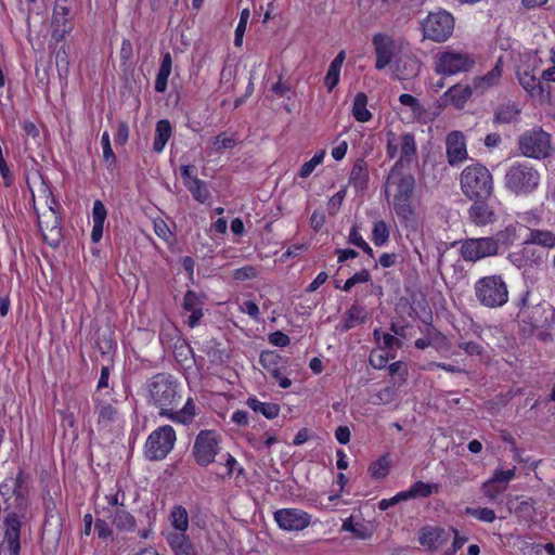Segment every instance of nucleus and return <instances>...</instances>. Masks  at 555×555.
I'll use <instances>...</instances> for the list:
<instances>
[{"label":"nucleus","instance_id":"obj_39","mask_svg":"<svg viewBox=\"0 0 555 555\" xmlns=\"http://www.w3.org/2000/svg\"><path fill=\"white\" fill-rule=\"evenodd\" d=\"M393 209L397 216L408 225L415 221V211L411 206L410 201L400 202L393 201Z\"/></svg>","mask_w":555,"mask_h":555},{"label":"nucleus","instance_id":"obj_18","mask_svg":"<svg viewBox=\"0 0 555 555\" xmlns=\"http://www.w3.org/2000/svg\"><path fill=\"white\" fill-rule=\"evenodd\" d=\"M206 296L204 294H197L194 291L189 289L183 298L182 307L184 310L191 312L188 324L190 327H195L199 324L203 318V306Z\"/></svg>","mask_w":555,"mask_h":555},{"label":"nucleus","instance_id":"obj_50","mask_svg":"<svg viewBox=\"0 0 555 555\" xmlns=\"http://www.w3.org/2000/svg\"><path fill=\"white\" fill-rule=\"evenodd\" d=\"M325 156V151H320L319 153H315L314 156L306 162L298 172V176L300 178H308L314 170V168L320 165Z\"/></svg>","mask_w":555,"mask_h":555},{"label":"nucleus","instance_id":"obj_51","mask_svg":"<svg viewBox=\"0 0 555 555\" xmlns=\"http://www.w3.org/2000/svg\"><path fill=\"white\" fill-rule=\"evenodd\" d=\"M517 227L509 224L504 230L496 233L494 241L498 242V246L503 244L505 246L512 245L517 237Z\"/></svg>","mask_w":555,"mask_h":555},{"label":"nucleus","instance_id":"obj_30","mask_svg":"<svg viewBox=\"0 0 555 555\" xmlns=\"http://www.w3.org/2000/svg\"><path fill=\"white\" fill-rule=\"evenodd\" d=\"M414 188L415 179L411 173L401 176L397 183V192L393 196V201H410L414 192Z\"/></svg>","mask_w":555,"mask_h":555},{"label":"nucleus","instance_id":"obj_33","mask_svg":"<svg viewBox=\"0 0 555 555\" xmlns=\"http://www.w3.org/2000/svg\"><path fill=\"white\" fill-rule=\"evenodd\" d=\"M171 526L178 531L185 533L189 529V514L182 505H175L169 515Z\"/></svg>","mask_w":555,"mask_h":555},{"label":"nucleus","instance_id":"obj_27","mask_svg":"<svg viewBox=\"0 0 555 555\" xmlns=\"http://www.w3.org/2000/svg\"><path fill=\"white\" fill-rule=\"evenodd\" d=\"M246 405L255 413H259L268 420H274L278 417L281 410L278 403L261 402L256 397H249L246 400Z\"/></svg>","mask_w":555,"mask_h":555},{"label":"nucleus","instance_id":"obj_3","mask_svg":"<svg viewBox=\"0 0 555 555\" xmlns=\"http://www.w3.org/2000/svg\"><path fill=\"white\" fill-rule=\"evenodd\" d=\"M460 185L468 199L493 197L494 183L490 170L482 164L466 166L460 176Z\"/></svg>","mask_w":555,"mask_h":555},{"label":"nucleus","instance_id":"obj_10","mask_svg":"<svg viewBox=\"0 0 555 555\" xmlns=\"http://www.w3.org/2000/svg\"><path fill=\"white\" fill-rule=\"evenodd\" d=\"M221 437L216 430H201L194 441L192 455L197 465L207 467L220 453Z\"/></svg>","mask_w":555,"mask_h":555},{"label":"nucleus","instance_id":"obj_20","mask_svg":"<svg viewBox=\"0 0 555 555\" xmlns=\"http://www.w3.org/2000/svg\"><path fill=\"white\" fill-rule=\"evenodd\" d=\"M121 507L115 509L104 508L108 514V518L115 528L119 531L132 532L137 527L134 516L125 508V504L120 503Z\"/></svg>","mask_w":555,"mask_h":555},{"label":"nucleus","instance_id":"obj_12","mask_svg":"<svg viewBox=\"0 0 555 555\" xmlns=\"http://www.w3.org/2000/svg\"><path fill=\"white\" fill-rule=\"evenodd\" d=\"M460 253L465 261L476 262L498 255V242L494 237L466 238L461 244Z\"/></svg>","mask_w":555,"mask_h":555},{"label":"nucleus","instance_id":"obj_34","mask_svg":"<svg viewBox=\"0 0 555 555\" xmlns=\"http://www.w3.org/2000/svg\"><path fill=\"white\" fill-rule=\"evenodd\" d=\"M400 153L401 157L398 162H405L410 164L416 154V143L413 133H404L400 137Z\"/></svg>","mask_w":555,"mask_h":555},{"label":"nucleus","instance_id":"obj_61","mask_svg":"<svg viewBox=\"0 0 555 555\" xmlns=\"http://www.w3.org/2000/svg\"><path fill=\"white\" fill-rule=\"evenodd\" d=\"M346 193H347V189H346V186H344L341 190H339L336 194H334L331 197V199L328 202V212L331 215H335L339 210V208L346 197Z\"/></svg>","mask_w":555,"mask_h":555},{"label":"nucleus","instance_id":"obj_6","mask_svg":"<svg viewBox=\"0 0 555 555\" xmlns=\"http://www.w3.org/2000/svg\"><path fill=\"white\" fill-rule=\"evenodd\" d=\"M28 514L3 512L0 522V555H20L22 525Z\"/></svg>","mask_w":555,"mask_h":555},{"label":"nucleus","instance_id":"obj_45","mask_svg":"<svg viewBox=\"0 0 555 555\" xmlns=\"http://www.w3.org/2000/svg\"><path fill=\"white\" fill-rule=\"evenodd\" d=\"M99 423H112L117 418V410L111 403L100 402L96 405Z\"/></svg>","mask_w":555,"mask_h":555},{"label":"nucleus","instance_id":"obj_52","mask_svg":"<svg viewBox=\"0 0 555 555\" xmlns=\"http://www.w3.org/2000/svg\"><path fill=\"white\" fill-rule=\"evenodd\" d=\"M399 102L404 105V106H409L412 112H413V115L416 116V117H420L424 114L425 112V108L424 106L421 104V102L418 101V99H416L415 96L409 94V93H403L399 96Z\"/></svg>","mask_w":555,"mask_h":555},{"label":"nucleus","instance_id":"obj_26","mask_svg":"<svg viewBox=\"0 0 555 555\" xmlns=\"http://www.w3.org/2000/svg\"><path fill=\"white\" fill-rule=\"evenodd\" d=\"M517 77L521 87L528 91L531 95H543L545 92L544 85L541 79L529 70L517 72Z\"/></svg>","mask_w":555,"mask_h":555},{"label":"nucleus","instance_id":"obj_63","mask_svg":"<svg viewBox=\"0 0 555 555\" xmlns=\"http://www.w3.org/2000/svg\"><path fill=\"white\" fill-rule=\"evenodd\" d=\"M257 276V270L253 266H245L234 271L233 278L236 281L251 280Z\"/></svg>","mask_w":555,"mask_h":555},{"label":"nucleus","instance_id":"obj_17","mask_svg":"<svg viewBox=\"0 0 555 555\" xmlns=\"http://www.w3.org/2000/svg\"><path fill=\"white\" fill-rule=\"evenodd\" d=\"M446 145L448 163L451 166H455L467 158V150L463 132H450L447 135Z\"/></svg>","mask_w":555,"mask_h":555},{"label":"nucleus","instance_id":"obj_31","mask_svg":"<svg viewBox=\"0 0 555 555\" xmlns=\"http://www.w3.org/2000/svg\"><path fill=\"white\" fill-rule=\"evenodd\" d=\"M502 76V65L501 60L498 61L495 66L487 73L485 76L475 79L474 87L476 90H479L482 93L486 89L491 86H494L500 77Z\"/></svg>","mask_w":555,"mask_h":555},{"label":"nucleus","instance_id":"obj_46","mask_svg":"<svg viewBox=\"0 0 555 555\" xmlns=\"http://www.w3.org/2000/svg\"><path fill=\"white\" fill-rule=\"evenodd\" d=\"M465 514L485 522H492L495 519V512L489 507H466Z\"/></svg>","mask_w":555,"mask_h":555},{"label":"nucleus","instance_id":"obj_13","mask_svg":"<svg viewBox=\"0 0 555 555\" xmlns=\"http://www.w3.org/2000/svg\"><path fill=\"white\" fill-rule=\"evenodd\" d=\"M53 205H57L54 197L49 205V212L43 214V219L38 218V225L42 233L43 241L53 248L59 247L62 241V219Z\"/></svg>","mask_w":555,"mask_h":555},{"label":"nucleus","instance_id":"obj_60","mask_svg":"<svg viewBox=\"0 0 555 555\" xmlns=\"http://www.w3.org/2000/svg\"><path fill=\"white\" fill-rule=\"evenodd\" d=\"M154 232L166 242H169V238L173 236L166 221L160 218L154 220Z\"/></svg>","mask_w":555,"mask_h":555},{"label":"nucleus","instance_id":"obj_5","mask_svg":"<svg viewBox=\"0 0 555 555\" xmlns=\"http://www.w3.org/2000/svg\"><path fill=\"white\" fill-rule=\"evenodd\" d=\"M477 300L487 308H499L508 300L507 285L499 274L480 278L474 285Z\"/></svg>","mask_w":555,"mask_h":555},{"label":"nucleus","instance_id":"obj_37","mask_svg":"<svg viewBox=\"0 0 555 555\" xmlns=\"http://www.w3.org/2000/svg\"><path fill=\"white\" fill-rule=\"evenodd\" d=\"M390 231L383 220L375 221L372 229V241L375 246H384L389 240Z\"/></svg>","mask_w":555,"mask_h":555},{"label":"nucleus","instance_id":"obj_58","mask_svg":"<svg viewBox=\"0 0 555 555\" xmlns=\"http://www.w3.org/2000/svg\"><path fill=\"white\" fill-rule=\"evenodd\" d=\"M516 467H513L507 470L496 469L493 473V476L490 478L491 481L496 482L502 486H506L509 480L515 477Z\"/></svg>","mask_w":555,"mask_h":555},{"label":"nucleus","instance_id":"obj_36","mask_svg":"<svg viewBox=\"0 0 555 555\" xmlns=\"http://www.w3.org/2000/svg\"><path fill=\"white\" fill-rule=\"evenodd\" d=\"M186 189L193 198L201 204L206 203L210 198V192L206 183L199 179L190 181Z\"/></svg>","mask_w":555,"mask_h":555},{"label":"nucleus","instance_id":"obj_23","mask_svg":"<svg viewBox=\"0 0 555 555\" xmlns=\"http://www.w3.org/2000/svg\"><path fill=\"white\" fill-rule=\"evenodd\" d=\"M166 540L175 555H198L194 544L185 533L170 532Z\"/></svg>","mask_w":555,"mask_h":555},{"label":"nucleus","instance_id":"obj_49","mask_svg":"<svg viewBox=\"0 0 555 555\" xmlns=\"http://www.w3.org/2000/svg\"><path fill=\"white\" fill-rule=\"evenodd\" d=\"M428 336L430 338V346L435 347L440 352H447L450 350V343L448 338L436 330H429Z\"/></svg>","mask_w":555,"mask_h":555},{"label":"nucleus","instance_id":"obj_1","mask_svg":"<svg viewBox=\"0 0 555 555\" xmlns=\"http://www.w3.org/2000/svg\"><path fill=\"white\" fill-rule=\"evenodd\" d=\"M177 379L168 373H157L146 382L149 402L159 409V415L176 423L190 424L195 416V404L189 398L182 409L177 410L181 401Z\"/></svg>","mask_w":555,"mask_h":555},{"label":"nucleus","instance_id":"obj_43","mask_svg":"<svg viewBox=\"0 0 555 555\" xmlns=\"http://www.w3.org/2000/svg\"><path fill=\"white\" fill-rule=\"evenodd\" d=\"M413 498H428L433 493H437L439 491V485L437 483H426L423 481H416L410 487Z\"/></svg>","mask_w":555,"mask_h":555},{"label":"nucleus","instance_id":"obj_24","mask_svg":"<svg viewBox=\"0 0 555 555\" xmlns=\"http://www.w3.org/2000/svg\"><path fill=\"white\" fill-rule=\"evenodd\" d=\"M472 93L470 86L454 85L443 93L441 99L444 103H450L456 108H463Z\"/></svg>","mask_w":555,"mask_h":555},{"label":"nucleus","instance_id":"obj_21","mask_svg":"<svg viewBox=\"0 0 555 555\" xmlns=\"http://www.w3.org/2000/svg\"><path fill=\"white\" fill-rule=\"evenodd\" d=\"M348 183L357 193H363L369 186V168L364 158H357L351 168Z\"/></svg>","mask_w":555,"mask_h":555},{"label":"nucleus","instance_id":"obj_4","mask_svg":"<svg viewBox=\"0 0 555 555\" xmlns=\"http://www.w3.org/2000/svg\"><path fill=\"white\" fill-rule=\"evenodd\" d=\"M540 180V172L527 162H514L504 173L505 189L516 196L532 194Z\"/></svg>","mask_w":555,"mask_h":555},{"label":"nucleus","instance_id":"obj_53","mask_svg":"<svg viewBox=\"0 0 555 555\" xmlns=\"http://www.w3.org/2000/svg\"><path fill=\"white\" fill-rule=\"evenodd\" d=\"M249 15H250V13H249L248 9H244L241 12L240 21H238V24L236 26L235 36H234V46L235 47H241L242 43H243V37H244V34H245V30H246V26H247V22H248Z\"/></svg>","mask_w":555,"mask_h":555},{"label":"nucleus","instance_id":"obj_40","mask_svg":"<svg viewBox=\"0 0 555 555\" xmlns=\"http://www.w3.org/2000/svg\"><path fill=\"white\" fill-rule=\"evenodd\" d=\"M545 313L546 310L541 305L532 307L529 315L531 332L535 328H542L548 324V317L544 315Z\"/></svg>","mask_w":555,"mask_h":555},{"label":"nucleus","instance_id":"obj_38","mask_svg":"<svg viewBox=\"0 0 555 555\" xmlns=\"http://www.w3.org/2000/svg\"><path fill=\"white\" fill-rule=\"evenodd\" d=\"M282 357L276 351L266 350L260 353L259 363L269 373L280 369Z\"/></svg>","mask_w":555,"mask_h":555},{"label":"nucleus","instance_id":"obj_28","mask_svg":"<svg viewBox=\"0 0 555 555\" xmlns=\"http://www.w3.org/2000/svg\"><path fill=\"white\" fill-rule=\"evenodd\" d=\"M171 125L167 119H160L156 124L155 138L153 142V151L156 153L163 152L171 135Z\"/></svg>","mask_w":555,"mask_h":555},{"label":"nucleus","instance_id":"obj_16","mask_svg":"<svg viewBox=\"0 0 555 555\" xmlns=\"http://www.w3.org/2000/svg\"><path fill=\"white\" fill-rule=\"evenodd\" d=\"M279 527L287 531H300L310 524V515L298 508H282L274 513Z\"/></svg>","mask_w":555,"mask_h":555},{"label":"nucleus","instance_id":"obj_14","mask_svg":"<svg viewBox=\"0 0 555 555\" xmlns=\"http://www.w3.org/2000/svg\"><path fill=\"white\" fill-rule=\"evenodd\" d=\"M375 50V68L378 70L389 66L397 54V46L393 38L387 34L377 33L372 38Z\"/></svg>","mask_w":555,"mask_h":555},{"label":"nucleus","instance_id":"obj_9","mask_svg":"<svg viewBox=\"0 0 555 555\" xmlns=\"http://www.w3.org/2000/svg\"><path fill=\"white\" fill-rule=\"evenodd\" d=\"M176 431L170 425H164L150 434L144 446V455L150 461L164 460L173 449Z\"/></svg>","mask_w":555,"mask_h":555},{"label":"nucleus","instance_id":"obj_2","mask_svg":"<svg viewBox=\"0 0 555 555\" xmlns=\"http://www.w3.org/2000/svg\"><path fill=\"white\" fill-rule=\"evenodd\" d=\"M29 486L27 476L23 468H18L15 476L7 477L0 483V498L2 512H16L28 514L29 502Z\"/></svg>","mask_w":555,"mask_h":555},{"label":"nucleus","instance_id":"obj_42","mask_svg":"<svg viewBox=\"0 0 555 555\" xmlns=\"http://www.w3.org/2000/svg\"><path fill=\"white\" fill-rule=\"evenodd\" d=\"M101 143L103 147V159L106 165V168L113 170L116 166L117 158L113 149L111 146L109 134L108 132H104L101 138Z\"/></svg>","mask_w":555,"mask_h":555},{"label":"nucleus","instance_id":"obj_48","mask_svg":"<svg viewBox=\"0 0 555 555\" xmlns=\"http://www.w3.org/2000/svg\"><path fill=\"white\" fill-rule=\"evenodd\" d=\"M396 382L392 383V385L386 386L385 388L380 389L376 395V401H374V404H389L393 402L397 398V389H396Z\"/></svg>","mask_w":555,"mask_h":555},{"label":"nucleus","instance_id":"obj_55","mask_svg":"<svg viewBox=\"0 0 555 555\" xmlns=\"http://www.w3.org/2000/svg\"><path fill=\"white\" fill-rule=\"evenodd\" d=\"M395 353H377L375 351H372L369 357V362L374 369L382 370L386 367L389 359H395Z\"/></svg>","mask_w":555,"mask_h":555},{"label":"nucleus","instance_id":"obj_41","mask_svg":"<svg viewBox=\"0 0 555 555\" xmlns=\"http://www.w3.org/2000/svg\"><path fill=\"white\" fill-rule=\"evenodd\" d=\"M369 472L375 479L385 478L389 473L388 455H382L378 460L373 462L369 467Z\"/></svg>","mask_w":555,"mask_h":555},{"label":"nucleus","instance_id":"obj_32","mask_svg":"<svg viewBox=\"0 0 555 555\" xmlns=\"http://www.w3.org/2000/svg\"><path fill=\"white\" fill-rule=\"evenodd\" d=\"M367 96L364 92L356 94L352 104V115L356 120L360 122H366L372 118L371 112L366 108Z\"/></svg>","mask_w":555,"mask_h":555},{"label":"nucleus","instance_id":"obj_11","mask_svg":"<svg viewBox=\"0 0 555 555\" xmlns=\"http://www.w3.org/2000/svg\"><path fill=\"white\" fill-rule=\"evenodd\" d=\"M474 65L475 59L464 52L448 50L435 56V72L440 75L451 76L468 72Z\"/></svg>","mask_w":555,"mask_h":555},{"label":"nucleus","instance_id":"obj_54","mask_svg":"<svg viewBox=\"0 0 555 555\" xmlns=\"http://www.w3.org/2000/svg\"><path fill=\"white\" fill-rule=\"evenodd\" d=\"M236 145V139L233 137H225L224 132L219 133L214 141V150L222 152L223 150L233 149Z\"/></svg>","mask_w":555,"mask_h":555},{"label":"nucleus","instance_id":"obj_57","mask_svg":"<svg viewBox=\"0 0 555 555\" xmlns=\"http://www.w3.org/2000/svg\"><path fill=\"white\" fill-rule=\"evenodd\" d=\"M505 490L506 486L499 485L496 482L491 481L490 479L482 485L483 494L491 500H494L499 494H501Z\"/></svg>","mask_w":555,"mask_h":555},{"label":"nucleus","instance_id":"obj_25","mask_svg":"<svg viewBox=\"0 0 555 555\" xmlns=\"http://www.w3.org/2000/svg\"><path fill=\"white\" fill-rule=\"evenodd\" d=\"M421 70V62L414 56H403L395 60V73L398 79L415 77Z\"/></svg>","mask_w":555,"mask_h":555},{"label":"nucleus","instance_id":"obj_59","mask_svg":"<svg viewBox=\"0 0 555 555\" xmlns=\"http://www.w3.org/2000/svg\"><path fill=\"white\" fill-rule=\"evenodd\" d=\"M94 530L102 540H107L113 537V529L104 519L96 518L94 520Z\"/></svg>","mask_w":555,"mask_h":555},{"label":"nucleus","instance_id":"obj_35","mask_svg":"<svg viewBox=\"0 0 555 555\" xmlns=\"http://www.w3.org/2000/svg\"><path fill=\"white\" fill-rule=\"evenodd\" d=\"M526 244H538L552 248L555 247V234L550 231L531 230L530 237L526 241Z\"/></svg>","mask_w":555,"mask_h":555},{"label":"nucleus","instance_id":"obj_7","mask_svg":"<svg viewBox=\"0 0 555 555\" xmlns=\"http://www.w3.org/2000/svg\"><path fill=\"white\" fill-rule=\"evenodd\" d=\"M518 152L527 158L545 159L553 154L551 134L542 128L525 131L518 138Z\"/></svg>","mask_w":555,"mask_h":555},{"label":"nucleus","instance_id":"obj_15","mask_svg":"<svg viewBox=\"0 0 555 555\" xmlns=\"http://www.w3.org/2000/svg\"><path fill=\"white\" fill-rule=\"evenodd\" d=\"M473 204L468 208V219L478 227L492 224L496 221V214L493 206V197L470 199Z\"/></svg>","mask_w":555,"mask_h":555},{"label":"nucleus","instance_id":"obj_64","mask_svg":"<svg viewBox=\"0 0 555 555\" xmlns=\"http://www.w3.org/2000/svg\"><path fill=\"white\" fill-rule=\"evenodd\" d=\"M268 340L271 345L276 347H286L291 344V338L288 335L284 334L281 331H275L268 336Z\"/></svg>","mask_w":555,"mask_h":555},{"label":"nucleus","instance_id":"obj_8","mask_svg":"<svg viewBox=\"0 0 555 555\" xmlns=\"http://www.w3.org/2000/svg\"><path fill=\"white\" fill-rule=\"evenodd\" d=\"M454 17L446 10H438L430 12L427 17L421 23L423 36L435 42H444L453 34Z\"/></svg>","mask_w":555,"mask_h":555},{"label":"nucleus","instance_id":"obj_47","mask_svg":"<svg viewBox=\"0 0 555 555\" xmlns=\"http://www.w3.org/2000/svg\"><path fill=\"white\" fill-rule=\"evenodd\" d=\"M388 372L391 377L398 376V386H401L406 383L409 371L405 362L396 361L389 364Z\"/></svg>","mask_w":555,"mask_h":555},{"label":"nucleus","instance_id":"obj_44","mask_svg":"<svg viewBox=\"0 0 555 555\" xmlns=\"http://www.w3.org/2000/svg\"><path fill=\"white\" fill-rule=\"evenodd\" d=\"M522 555H555L553 543L546 544H526L521 547Z\"/></svg>","mask_w":555,"mask_h":555},{"label":"nucleus","instance_id":"obj_29","mask_svg":"<svg viewBox=\"0 0 555 555\" xmlns=\"http://www.w3.org/2000/svg\"><path fill=\"white\" fill-rule=\"evenodd\" d=\"M520 114L519 108L515 103H506L500 105L493 114V122L494 124H511L517 120L518 115Z\"/></svg>","mask_w":555,"mask_h":555},{"label":"nucleus","instance_id":"obj_22","mask_svg":"<svg viewBox=\"0 0 555 555\" xmlns=\"http://www.w3.org/2000/svg\"><path fill=\"white\" fill-rule=\"evenodd\" d=\"M366 320V309L357 301H354L350 306V308L345 311L340 322V330L343 332H348L354 326L365 323Z\"/></svg>","mask_w":555,"mask_h":555},{"label":"nucleus","instance_id":"obj_62","mask_svg":"<svg viewBox=\"0 0 555 555\" xmlns=\"http://www.w3.org/2000/svg\"><path fill=\"white\" fill-rule=\"evenodd\" d=\"M106 217H107V209L105 208L102 201H100V199L94 201L93 208H92L93 223H96V222L104 223L106 220Z\"/></svg>","mask_w":555,"mask_h":555},{"label":"nucleus","instance_id":"obj_56","mask_svg":"<svg viewBox=\"0 0 555 555\" xmlns=\"http://www.w3.org/2000/svg\"><path fill=\"white\" fill-rule=\"evenodd\" d=\"M340 68L330 64L328 70L324 77V85L327 88L328 92H332L333 89L339 82Z\"/></svg>","mask_w":555,"mask_h":555},{"label":"nucleus","instance_id":"obj_19","mask_svg":"<svg viewBox=\"0 0 555 555\" xmlns=\"http://www.w3.org/2000/svg\"><path fill=\"white\" fill-rule=\"evenodd\" d=\"M449 538V531L441 527H424L418 533L420 544L430 550L440 547Z\"/></svg>","mask_w":555,"mask_h":555}]
</instances>
